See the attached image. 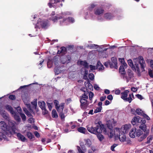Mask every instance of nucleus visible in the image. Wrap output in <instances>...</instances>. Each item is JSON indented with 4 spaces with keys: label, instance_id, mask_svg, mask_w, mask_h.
<instances>
[{
    "label": "nucleus",
    "instance_id": "41",
    "mask_svg": "<svg viewBox=\"0 0 153 153\" xmlns=\"http://www.w3.org/2000/svg\"><path fill=\"white\" fill-rule=\"evenodd\" d=\"M136 112L138 114L141 116H142L143 114L144 113H143L142 111V110L139 108H137L136 109Z\"/></svg>",
    "mask_w": 153,
    "mask_h": 153
},
{
    "label": "nucleus",
    "instance_id": "11",
    "mask_svg": "<svg viewBox=\"0 0 153 153\" xmlns=\"http://www.w3.org/2000/svg\"><path fill=\"white\" fill-rule=\"evenodd\" d=\"M38 105L42 110L44 111L45 114L47 113L48 111L45 108V104L44 101L38 102Z\"/></svg>",
    "mask_w": 153,
    "mask_h": 153
},
{
    "label": "nucleus",
    "instance_id": "28",
    "mask_svg": "<svg viewBox=\"0 0 153 153\" xmlns=\"http://www.w3.org/2000/svg\"><path fill=\"white\" fill-rule=\"evenodd\" d=\"M85 143V145L88 147H90L91 145V142L89 139H85L84 140Z\"/></svg>",
    "mask_w": 153,
    "mask_h": 153
},
{
    "label": "nucleus",
    "instance_id": "33",
    "mask_svg": "<svg viewBox=\"0 0 153 153\" xmlns=\"http://www.w3.org/2000/svg\"><path fill=\"white\" fill-rule=\"evenodd\" d=\"M87 92L84 93L80 97V100H88V94H87Z\"/></svg>",
    "mask_w": 153,
    "mask_h": 153
},
{
    "label": "nucleus",
    "instance_id": "50",
    "mask_svg": "<svg viewBox=\"0 0 153 153\" xmlns=\"http://www.w3.org/2000/svg\"><path fill=\"white\" fill-rule=\"evenodd\" d=\"M142 116H143L144 118L148 120H150V117L147 115L144 114V113L143 114Z\"/></svg>",
    "mask_w": 153,
    "mask_h": 153
},
{
    "label": "nucleus",
    "instance_id": "5",
    "mask_svg": "<svg viewBox=\"0 0 153 153\" xmlns=\"http://www.w3.org/2000/svg\"><path fill=\"white\" fill-rule=\"evenodd\" d=\"M53 62H54V64L56 66V67L55 68V73L58 74H59L60 73V71H57V66H58L59 65V62L58 59L56 58V57H54L53 59ZM53 61H52L50 60L49 59L48 62H47V66L48 68H51L52 66V62Z\"/></svg>",
    "mask_w": 153,
    "mask_h": 153
},
{
    "label": "nucleus",
    "instance_id": "2",
    "mask_svg": "<svg viewBox=\"0 0 153 153\" xmlns=\"http://www.w3.org/2000/svg\"><path fill=\"white\" fill-rule=\"evenodd\" d=\"M96 126H88L87 127L88 131L93 134H97V138L100 141L103 140L104 137L101 134L102 132V127L99 123L95 124Z\"/></svg>",
    "mask_w": 153,
    "mask_h": 153
},
{
    "label": "nucleus",
    "instance_id": "47",
    "mask_svg": "<svg viewBox=\"0 0 153 153\" xmlns=\"http://www.w3.org/2000/svg\"><path fill=\"white\" fill-rule=\"evenodd\" d=\"M20 115L23 121H25L26 120V117L25 114L23 113H20Z\"/></svg>",
    "mask_w": 153,
    "mask_h": 153
},
{
    "label": "nucleus",
    "instance_id": "19",
    "mask_svg": "<svg viewBox=\"0 0 153 153\" xmlns=\"http://www.w3.org/2000/svg\"><path fill=\"white\" fill-rule=\"evenodd\" d=\"M149 134V131H146V133H144L142 136L138 137V141L139 142H141L146 138L147 136Z\"/></svg>",
    "mask_w": 153,
    "mask_h": 153
},
{
    "label": "nucleus",
    "instance_id": "58",
    "mask_svg": "<svg viewBox=\"0 0 153 153\" xmlns=\"http://www.w3.org/2000/svg\"><path fill=\"white\" fill-rule=\"evenodd\" d=\"M89 67L91 70V71L95 70L96 69V66L92 65H89Z\"/></svg>",
    "mask_w": 153,
    "mask_h": 153
},
{
    "label": "nucleus",
    "instance_id": "13",
    "mask_svg": "<svg viewBox=\"0 0 153 153\" xmlns=\"http://www.w3.org/2000/svg\"><path fill=\"white\" fill-rule=\"evenodd\" d=\"M119 138L121 142H124L126 140V137L125 134L123 133L120 131H119Z\"/></svg>",
    "mask_w": 153,
    "mask_h": 153
},
{
    "label": "nucleus",
    "instance_id": "8",
    "mask_svg": "<svg viewBox=\"0 0 153 153\" xmlns=\"http://www.w3.org/2000/svg\"><path fill=\"white\" fill-rule=\"evenodd\" d=\"M64 1V0H50L48 5L50 8L52 7H55L56 6L60 7L59 3Z\"/></svg>",
    "mask_w": 153,
    "mask_h": 153
},
{
    "label": "nucleus",
    "instance_id": "56",
    "mask_svg": "<svg viewBox=\"0 0 153 153\" xmlns=\"http://www.w3.org/2000/svg\"><path fill=\"white\" fill-rule=\"evenodd\" d=\"M110 134H109V137L111 138L114 135V132L112 130H110Z\"/></svg>",
    "mask_w": 153,
    "mask_h": 153
},
{
    "label": "nucleus",
    "instance_id": "18",
    "mask_svg": "<svg viewBox=\"0 0 153 153\" xmlns=\"http://www.w3.org/2000/svg\"><path fill=\"white\" fill-rule=\"evenodd\" d=\"M66 53V49L65 47H62L61 48L60 50H59L57 52L58 54H61V55H63L65 54Z\"/></svg>",
    "mask_w": 153,
    "mask_h": 153
},
{
    "label": "nucleus",
    "instance_id": "51",
    "mask_svg": "<svg viewBox=\"0 0 153 153\" xmlns=\"http://www.w3.org/2000/svg\"><path fill=\"white\" fill-rule=\"evenodd\" d=\"M47 105L48 107V108L49 109V110L50 111H51V110L52 108V103H49L48 102H47Z\"/></svg>",
    "mask_w": 153,
    "mask_h": 153
},
{
    "label": "nucleus",
    "instance_id": "34",
    "mask_svg": "<svg viewBox=\"0 0 153 153\" xmlns=\"http://www.w3.org/2000/svg\"><path fill=\"white\" fill-rule=\"evenodd\" d=\"M128 65L132 68L133 70H135L134 66L133 64L132 61L131 59H129L128 60Z\"/></svg>",
    "mask_w": 153,
    "mask_h": 153
},
{
    "label": "nucleus",
    "instance_id": "42",
    "mask_svg": "<svg viewBox=\"0 0 153 153\" xmlns=\"http://www.w3.org/2000/svg\"><path fill=\"white\" fill-rule=\"evenodd\" d=\"M139 120H138V123H140L141 124L144 123L145 124L146 121L143 119L142 118H141L140 117H139V119H138Z\"/></svg>",
    "mask_w": 153,
    "mask_h": 153
},
{
    "label": "nucleus",
    "instance_id": "14",
    "mask_svg": "<svg viewBox=\"0 0 153 153\" xmlns=\"http://www.w3.org/2000/svg\"><path fill=\"white\" fill-rule=\"evenodd\" d=\"M104 12V10L101 7H98L95 9L94 10V13L96 15H100L102 14Z\"/></svg>",
    "mask_w": 153,
    "mask_h": 153
},
{
    "label": "nucleus",
    "instance_id": "49",
    "mask_svg": "<svg viewBox=\"0 0 153 153\" xmlns=\"http://www.w3.org/2000/svg\"><path fill=\"white\" fill-rule=\"evenodd\" d=\"M88 74V70L85 69L84 71V78H87V75Z\"/></svg>",
    "mask_w": 153,
    "mask_h": 153
},
{
    "label": "nucleus",
    "instance_id": "37",
    "mask_svg": "<svg viewBox=\"0 0 153 153\" xmlns=\"http://www.w3.org/2000/svg\"><path fill=\"white\" fill-rule=\"evenodd\" d=\"M64 105V103H62L58 106V109H59V111H58V112H62L63 111Z\"/></svg>",
    "mask_w": 153,
    "mask_h": 153
},
{
    "label": "nucleus",
    "instance_id": "22",
    "mask_svg": "<svg viewBox=\"0 0 153 153\" xmlns=\"http://www.w3.org/2000/svg\"><path fill=\"white\" fill-rule=\"evenodd\" d=\"M0 114L5 119H7L8 117L7 115L5 112L4 108L2 107L0 108Z\"/></svg>",
    "mask_w": 153,
    "mask_h": 153
},
{
    "label": "nucleus",
    "instance_id": "64",
    "mask_svg": "<svg viewBox=\"0 0 153 153\" xmlns=\"http://www.w3.org/2000/svg\"><path fill=\"white\" fill-rule=\"evenodd\" d=\"M150 65L153 71V60H152L150 61Z\"/></svg>",
    "mask_w": 153,
    "mask_h": 153
},
{
    "label": "nucleus",
    "instance_id": "6",
    "mask_svg": "<svg viewBox=\"0 0 153 153\" xmlns=\"http://www.w3.org/2000/svg\"><path fill=\"white\" fill-rule=\"evenodd\" d=\"M5 108L6 109L10 112V113L13 115L15 120L18 122L20 121L21 118L19 116L15 113L13 108L11 106L9 105H6L5 106Z\"/></svg>",
    "mask_w": 153,
    "mask_h": 153
},
{
    "label": "nucleus",
    "instance_id": "45",
    "mask_svg": "<svg viewBox=\"0 0 153 153\" xmlns=\"http://www.w3.org/2000/svg\"><path fill=\"white\" fill-rule=\"evenodd\" d=\"M54 103L56 107V108L57 111H59V109H58V106L59 105V102L56 100H55L54 101Z\"/></svg>",
    "mask_w": 153,
    "mask_h": 153
},
{
    "label": "nucleus",
    "instance_id": "60",
    "mask_svg": "<svg viewBox=\"0 0 153 153\" xmlns=\"http://www.w3.org/2000/svg\"><path fill=\"white\" fill-rule=\"evenodd\" d=\"M16 110H17L18 113L19 114H20V113H22V109L20 107H18L17 108Z\"/></svg>",
    "mask_w": 153,
    "mask_h": 153
},
{
    "label": "nucleus",
    "instance_id": "59",
    "mask_svg": "<svg viewBox=\"0 0 153 153\" xmlns=\"http://www.w3.org/2000/svg\"><path fill=\"white\" fill-rule=\"evenodd\" d=\"M77 148L79 153H84V152L82 151L80 147L77 146Z\"/></svg>",
    "mask_w": 153,
    "mask_h": 153
},
{
    "label": "nucleus",
    "instance_id": "16",
    "mask_svg": "<svg viewBox=\"0 0 153 153\" xmlns=\"http://www.w3.org/2000/svg\"><path fill=\"white\" fill-rule=\"evenodd\" d=\"M78 64L83 66L85 68H89L88 64L86 61H80L78 62Z\"/></svg>",
    "mask_w": 153,
    "mask_h": 153
},
{
    "label": "nucleus",
    "instance_id": "27",
    "mask_svg": "<svg viewBox=\"0 0 153 153\" xmlns=\"http://www.w3.org/2000/svg\"><path fill=\"white\" fill-rule=\"evenodd\" d=\"M85 86L88 89H89L90 90L93 89V86L89 82H85Z\"/></svg>",
    "mask_w": 153,
    "mask_h": 153
},
{
    "label": "nucleus",
    "instance_id": "29",
    "mask_svg": "<svg viewBox=\"0 0 153 153\" xmlns=\"http://www.w3.org/2000/svg\"><path fill=\"white\" fill-rule=\"evenodd\" d=\"M138 119H139V117L137 116L134 117L132 119L131 121V123L133 125H135L136 123H138Z\"/></svg>",
    "mask_w": 153,
    "mask_h": 153
},
{
    "label": "nucleus",
    "instance_id": "24",
    "mask_svg": "<svg viewBox=\"0 0 153 153\" xmlns=\"http://www.w3.org/2000/svg\"><path fill=\"white\" fill-rule=\"evenodd\" d=\"M16 136L18 139L22 142H25L27 140L24 136L20 133H18Z\"/></svg>",
    "mask_w": 153,
    "mask_h": 153
},
{
    "label": "nucleus",
    "instance_id": "36",
    "mask_svg": "<svg viewBox=\"0 0 153 153\" xmlns=\"http://www.w3.org/2000/svg\"><path fill=\"white\" fill-rule=\"evenodd\" d=\"M78 131L82 133L85 134L86 131V129L82 127H80L77 129Z\"/></svg>",
    "mask_w": 153,
    "mask_h": 153
},
{
    "label": "nucleus",
    "instance_id": "10",
    "mask_svg": "<svg viewBox=\"0 0 153 153\" xmlns=\"http://www.w3.org/2000/svg\"><path fill=\"white\" fill-rule=\"evenodd\" d=\"M81 106L82 108H85L89 104L87 100H80Z\"/></svg>",
    "mask_w": 153,
    "mask_h": 153
},
{
    "label": "nucleus",
    "instance_id": "46",
    "mask_svg": "<svg viewBox=\"0 0 153 153\" xmlns=\"http://www.w3.org/2000/svg\"><path fill=\"white\" fill-rule=\"evenodd\" d=\"M81 90L84 92V93H86V92H87V94H88L89 90H88L86 88L82 87L81 89Z\"/></svg>",
    "mask_w": 153,
    "mask_h": 153
},
{
    "label": "nucleus",
    "instance_id": "3",
    "mask_svg": "<svg viewBox=\"0 0 153 153\" xmlns=\"http://www.w3.org/2000/svg\"><path fill=\"white\" fill-rule=\"evenodd\" d=\"M0 128L4 131H8L11 134H14L15 132L16 129V126L14 124H13L11 127L12 131H11L9 127L4 121L0 122Z\"/></svg>",
    "mask_w": 153,
    "mask_h": 153
},
{
    "label": "nucleus",
    "instance_id": "21",
    "mask_svg": "<svg viewBox=\"0 0 153 153\" xmlns=\"http://www.w3.org/2000/svg\"><path fill=\"white\" fill-rule=\"evenodd\" d=\"M86 47H89L90 48H100L101 49H102L104 48V45H101L100 46H99L97 45H95V44H91L89 45H88L86 46Z\"/></svg>",
    "mask_w": 153,
    "mask_h": 153
},
{
    "label": "nucleus",
    "instance_id": "39",
    "mask_svg": "<svg viewBox=\"0 0 153 153\" xmlns=\"http://www.w3.org/2000/svg\"><path fill=\"white\" fill-rule=\"evenodd\" d=\"M132 97L133 98L134 97L133 93L129 94V97L127 98V101L129 103H130L132 100Z\"/></svg>",
    "mask_w": 153,
    "mask_h": 153
},
{
    "label": "nucleus",
    "instance_id": "15",
    "mask_svg": "<svg viewBox=\"0 0 153 153\" xmlns=\"http://www.w3.org/2000/svg\"><path fill=\"white\" fill-rule=\"evenodd\" d=\"M136 128H132L129 133V135L132 138H134L136 136Z\"/></svg>",
    "mask_w": 153,
    "mask_h": 153
},
{
    "label": "nucleus",
    "instance_id": "38",
    "mask_svg": "<svg viewBox=\"0 0 153 153\" xmlns=\"http://www.w3.org/2000/svg\"><path fill=\"white\" fill-rule=\"evenodd\" d=\"M88 94L89 97V99L91 101V102H90V103H91L92 99L94 96V93L92 92H91V91H89V93H88Z\"/></svg>",
    "mask_w": 153,
    "mask_h": 153
},
{
    "label": "nucleus",
    "instance_id": "20",
    "mask_svg": "<svg viewBox=\"0 0 153 153\" xmlns=\"http://www.w3.org/2000/svg\"><path fill=\"white\" fill-rule=\"evenodd\" d=\"M139 128L144 132V133H146V131H149V129H147L146 126L144 123L141 124L139 126Z\"/></svg>",
    "mask_w": 153,
    "mask_h": 153
},
{
    "label": "nucleus",
    "instance_id": "43",
    "mask_svg": "<svg viewBox=\"0 0 153 153\" xmlns=\"http://www.w3.org/2000/svg\"><path fill=\"white\" fill-rule=\"evenodd\" d=\"M27 135L28 137L30 139H32L33 137V135L32 133L30 132L27 133Z\"/></svg>",
    "mask_w": 153,
    "mask_h": 153
},
{
    "label": "nucleus",
    "instance_id": "63",
    "mask_svg": "<svg viewBox=\"0 0 153 153\" xmlns=\"http://www.w3.org/2000/svg\"><path fill=\"white\" fill-rule=\"evenodd\" d=\"M107 98L108 100H111L113 99V97L111 95H109L107 96Z\"/></svg>",
    "mask_w": 153,
    "mask_h": 153
},
{
    "label": "nucleus",
    "instance_id": "23",
    "mask_svg": "<svg viewBox=\"0 0 153 153\" xmlns=\"http://www.w3.org/2000/svg\"><path fill=\"white\" fill-rule=\"evenodd\" d=\"M139 59V63L141 67L143 70H144V68L145 67V64L144 63V61L143 60V59L142 57L140 56Z\"/></svg>",
    "mask_w": 153,
    "mask_h": 153
},
{
    "label": "nucleus",
    "instance_id": "30",
    "mask_svg": "<svg viewBox=\"0 0 153 153\" xmlns=\"http://www.w3.org/2000/svg\"><path fill=\"white\" fill-rule=\"evenodd\" d=\"M65 59H68V60L67 61V60H63V58H62L61 59V62L63 64H64L66 63H68L70 60L71 57L70 56H68L67 57H65Z\"/></svg>",
    "mask_w": 153,
    "mask_h": 153
},
{
    "label": "nucleus",
    "instance_id": "57",
    "mask_svg": "<svg viewBox=\"0 0 153 153\" xmlns=\"http://www.w3.org/2000/svg\"><path fill=\"white\" fill-rule=\"evenodd\" d=\"M149 76L151 78L153 77V75L152 73V71L151 69H149Z\"/></svg>",
    "mask_w": 153,
    "mask_h": 153
},
{
    "label": "nucleus",
    "instance_id": "4",
    "mask_svg": "<svg viewBox=\"0 0 153 153\" xmlns=\"http://www.w3.org/2000/svg\"><path fill=\"white\" fill-rule=\"evenodd\" d=\"M49 25L48 21L46 19H39L35 27L36 28L37 27H42L43 28H47Z\"/></svg>",
    "mask_w": 153,
    "mask_h": 153
},
{
    "label": "nucleus",
    "instance_id": "12",
    "mask_svg": "<svg viewBox=\"0 0 153 153\" xmlns=\"http://www.w3.org/2000/svg\"><path fill=\"white\" fill-rule=\"evenodd\" d=\"M128 92V90H126L123 92L121 93V98L123 99L124 101H127L128 98L127 97Z\"/></svg>",
    "mask_w": 153,
    "mask_h": 153
},
{
    "label": "nucleus",
    "instance_id": "61",
    "mask_svg": "<svg viewBox=\"0 0 153 153\" xmlns=\"http://www.w3.org/2000/svg\"><path fill=\"white\" fill-rule=\"evenodd\" d=\"M117 146L116 144H114L111 146V149L112 151H114V148Z\"/></svg>",
    "mask_w": 153,
    "mask_h": 153
},
{
    "label": "nucleus",
    "instance_id": "26",
    "mask_svg": "<svg viewBox=\"0 0 153 153\" xmlns=\"http://www.w3.org/2000/svg\"><path fill=\"white\" fill-rule=\"evenodd\" d=\"M104 17V18L106 19H111L113 18L114 17V16L111 13H108L105 14Z\"/></svg>",
    "mask_w": 153,
    "mask_h": 153
},
{
    "label": "nucleus",
    "instance_id": "52",
    "mask_svg": "<svg viewBox=\"0 0 153 153\" xmlns=\"http://www.w3.org/2000/svg\"><path fill=\"white\" fill-rule=\"evenodd\" d=\"M94 88L95 90H99L100 89V88L97 84H94Z\"/></svg>",
    "mask_w": 153,
    "mask_h": 153
},
{
    "label": "nucleus",
    "instance_id": "32",
    "mask_svg": "<svg viewBox=\"0 0 153 153\" xmlns=\"http://www.w3.org/2000/svg\"><path fill=\"white\" fill-rule=\"evenodd\" d=\"M107 126L110 130H112L113 128V125L112 123V121L109 120L107 122Z\"/></svg>",
    "mask_w": 153,
    "mask_h": 153
},
{
    "label": "nucleus",
    "instance_id": "1",
    "mask_svg": "<svg viewBox=\"0 0 153 153\" xmlns=\"http://www.w3.org/2000/svg\"><path fill=\"white\" fill-rule=\"evenodd\" d=\"M55 15V12H52L50 19L54 22H59V25L61 26L66 25L68 23H73L74 22V19L72 17L65 18L63 13L56 14L55 16H53Z\"/></svg>",
    "mask_w": 153,
    "mask_h": 153
},
{
    "label": "nucleus",
    "instance_id": "25",
    "mask_svg": "<svg viewBox=\"0 0 153 153\" xmlns=\"http://www.w3.org/2000/svg\"><path fill=\"white\" fill-rule=\"evenodd\" d=\"M97 68L100 71H102L103 70L104 68L103 65L101 64L100 61H98L97 65Z\"/></svg>",
    "mask_w": 153,
    "mask_h": 153
},
{
    "label": "nucleus",
    "instance_id": "48",
    "mask_svg": "<svg viewBox=\"0 0 153 153\" xmlns=\"http://www.w3.org/2000/svg\"><path fill=\"white\" fill-rule=\"evenodd\" d=\"M89 79L91 80H93L94 79V76L93 74H90L88 75Z\"/></svg>",
    "mask_w": 153,
    "mask_h": 153
},
{
    "label": "nucleus",
    "instance_id": "9",
    "mask_svg": "<svg viewBox=\"0 0 153 153\" xmlns=\"http://www.w3.org/2000/svg\"><path fill=\"white\" fill-rule=\"evenodd\" d=\"M111 60L112 62H110L109 64L111 67L112 68H117V63L116 59L114 57H112L111 58Z\"/></svg>",
    "mask_w": 153,
    "mask_h": 153
},
{
    "label": "nucleus",
    "instance_id": "40",
    "mask_svg": "<svg viewBox=\"0 0 153 153\" xmlns=\"http://www.w3.org/2000/svg\"><path fill=\"white\" fill-rule=\"evenodd\" d=\"M52 116L54 118H57L58 117L57 113L55 110H53L52 112Z\"/></svg>",
    "mask_w": 153,
    "mask_h": 153
},
{
    "label": "nucleus",
    "instance_id": "62",
    "mask_svg": "<svg viewBox=\"0 0 153 153\" xmlns=\"http://www.w3.org/2000/svg\"><path fill=\"white\" fill-rule=\"evenodd\" d=\"M34 121V119L32 118H30L28 120V122L30 123H32Z\"/></svg>",
    "mask_w": 153,
    "mask_h": 153
},
{
    "label": "nucleus",
    "instance_id": "35",
    "mask_svg": "<svg viewBox=\"0 0 153 153\" xmlns=\"http://www.w3.org/2000/svg\"><path fill=\"white\" fill-rule=\"evenodd\" d=\"M143 134V132L140 129H137L136 130V136L139 137Z\"/></svg>",
    "mask_w": 153,
    "mask_h": 153
},
{
    "label": "nucleus",
    "instance_id": "31",
    "mask_svg": "<svg viewBox=\"0 0 153 153\" xmlns=\"http://www.w3.org/2000/svg\"><path fill=\"white\" fill-rule=\"evenodd\" d=\"M125 68L123 65H121L119 68V72L122 74H125Z\"/></svg>",
    "mask_w": 153,
    "mask_h": 153
},
{
    "label": "nucleus",
    "instance_id": "17",
    "mask_svg": "<svg viewBox=\"0 0 153 153\" xmlns=\"http://www.w3.org/2000/svg\"><path fill=\"white\" fill-rule=\"evenodd\" d=\"M128 77L126 76H123V79L125 80H126L127 82H128L129 79L133 76V75L132 72L131 71H128Z\"/></svg>",
    "mask_w": 153,
    "mask_h": 153
},
{
    "label": "nucleus",
    "instance_id": "54",
    "mask_svg": "<svg viewBox=\"0 0 153 153\" xmlns=\"http://www.w3.org/2000/svg\"><path fill=\"white\" fill-rule=\"evenodd\" d=\"M9 98L11 100H14L16 99V97L13 95H10L9 96Z\"/></svg>",
    "mask_w": 153,
    "mask_h": 153
},
{
    "label": "nucleus",
    "instance_id": "7",
    "mask_svg": "<svg viewBox=\"0 0 153 153\" xmlns=\"http://www.w3.org/2000/svg\"><path fill=\"white\" fill-rule=\"evenodd\" d=\"M131 127V125L130 124H125L122 126L120 129L116 128V130L118 131H120L123 134L127 133Z\"/></svg>",
    "mask_w": 153,
    "mask_h": 153
},
{
    "label": "nucleus",
    "instance_id": "55",
    "mask_svg": "<svg viewBox=\"0 0 153 153\" xmlns=\"http://www.w3.org/2000/svg\"><path fill=\"white\" fill-rule=\"evenodd\" d=\"M152 136H149L147 138V143H149L150 142V141L151 140H152Z\"/></svg>",
    "mask_w": 153,
    "mask_h": 153
},
{
    "label": "nucleus",
    "instance_id": "44",
    "mask_svg": "<svg viewBox=\"0 0 153 153\" xmlns=\"http://www.w3.org/2000/svg\"><path fill=\"white\" fill-rule=\"evenodd\" d=\"M102 109V107H100L97 108L95 110L94 113H96L99 112H101Z\"/></svg>",
    "mask_w": 153,
    "mask_h": 153
},
{
    "label": "nucleus",
    "instance_id": "53",
    "mask_svg": "<svg viewBox=\"0 0 153 153\" xmlns=\"http://www.w3.org/2000/svg\"><path fill=\"white\" fill-rule=\"evenodd\" d=\"M60 112L59 114V116L61 118V119H64L65 117V116L64 114L62 112Z\"/></svg>",
    "mask_w": 153,
    "mask_h": 153
}]
</instances>
